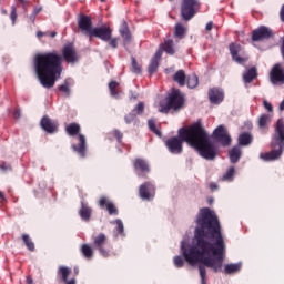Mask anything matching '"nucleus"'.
<instances>
[{
	"label": "nucleus",
	"instance_id": "nucleus-7",
	"mask_svg": "<svg viewBox=\"0 0 284 284\" xmlns=\"http://www.w3.org/2000/svg\"><path fill=\"white\" fill-rule=\"evenodd\" d=\"M190 130L189 128H181L178 132L179 136L170 138L165 141L166 149L171 154H182L183 153V143H187L185 138H182L181 131Z\"/></svg>",
	"mask_w": 284,
	"mask_h": 284
},
{
	"label": "nucleus",
	"instance_id": "nucleus-48",
	"mask_svg": "<svg viewBox=\"0 0 284 284\" xmlns=\"http://www.w3.org/2000/svg\"><path fill=\"white\" fill-rule=\"evenodd\" d=\"M109 45L113 49L116 50L119 48V38H111L109 40Z\"/></svg>",
	"mask_w": 284,
	"mask_h": 284
},
{
	"label": "nucleus",
	"instance_id": "nucleus-8",
	"mask_svg": "<svg viewBox=\"0 0 284 284\" xmlns=\"http://www.w3.org/2000/svg\"><path fill=\"white\" fill-rule=\"evenodd\" d=\"M199 0H182L181 17L184 21H190L199 11Z\"/></svg>",
	"mask_w": 284,
	"mask_h": 284
},
{
	"label": "nucleus",
	"instance_id": "nucleus-44",
	"mask_svg": "<svg viewBox=\"0 0 284 284\" xmlns=\"http://www.w3.org/2000/svg\"><path fill=\"white\" fill-rule=\"evenodd\" d=\"M131 65H132V72H134V74H141V67L139 62H136V58L134 57L131 58Z\"/></svg>",
	"mask_w": 284,
	"mask_h": 284
},
{
	"label": "nucleus",
	"instance_id": "nucleus-61",
	"mask_svg": "<svg viewBox=\"0 0 284 284\" xmlns=\"http://www.w3.org/2000/svg\"><path fill=\"white\" fill-rule=\"evenodd\" d=\"M0 199L1 201H6V195H3V192L0 191Z\"/></svg>",
	"mask_w": 284,
	"mask_h": 284
},
{
	"label": "nucleus",
	"instance_id": "nucleus-32",
	"mask_svg": "<svg viewBox=\"0 0 284 284\" xmlns=\"http://www.w3.org/2000/svg\"><path fill=\"white\" fill-rule=\"evenodd\" d=\"M81 253L88 261H91V258H93L94 256V250L92 248V246H90V244H82Z\"/></svg>",
	"mask_w": 284,
	"mask_h": 284
},
{
	"label": "nucleus",
	"instance_id": "nucleus-39",
	"mask_svg": "<svg viewBox=\"0 0 284 284\" xmlns=\"http://www.w3.org/2000/svg\"><path fill=\"white\" fill-rule=\"evenodd\" d=\"M148 125H149V130L151 131V132H153V134H156V136H162V134H161V130H159L158 128H156V122L154 121V120H149L148 121Z\"/></svg>",
	"mask_w": 284,
	"mask_h": 284
},
{
	"label": "nucleus",
	"instance_id": "nucleus-57",
	"mask_svg": "<svg viewBox=\"0 0 284 284\" xmlns=\"http://www.w3.org/2000/svg\"><path fill=\"white\" fill-rule=\"evenodd\" d=\"M210 187L211 190H219V185H216V183H211Z\"/></svg>",
	"mask_w": 284,
	"mask_h": 284
},
{
	"label": "nucleus",
	"instance_id": "nucleus-40",
	"mask_svg": "<svg viewBox=\"0 0 284 284\" xmlns=\"http://www.w3.org/2000/svg\"><path fill=\"white\" fill-rule=\"evenodd\" d=\"M235 172L236 170L234 169V166L229 168L225 174L222 176V181H234Z\"/></svg>",
	"mask_w": 284,
	"mask_h": 284
},
{
	"label": "nucleus",
	"instance_id": "nucleus-6",
	"mask_svg": "<svg viewBox=\"0 0 284 284\" xmlns=\"http://www.w3.org/2000/svg\"><path fill=\"white\" fill-rule=\"evenodd\" d=\"M185 105V94L179 89H173L165 99V102L160 103V112L168 114L170 110L179 112Z\"/></svg>",
	"mask_w": 284,
	"mask_h": 284
},
{
	"label": "nucleus",
	"instance_id": "nucleus-54",
	"mask_svg": "<svg viewBox=\"0 0 284 284\" xmlns=\"http://www.w3.org/2000/svg\"><path fill=\"white\" fill-rule=\"evenodd\" d=\"M41 10H43L42 7H36L32 12L38 16Z\"/></svg>",
	"mask_w": 284,
	"mask_h": 284
},
{
	"label": "nucleus",
	"instance_id": "nucleus-43",
	"mask_svg": "<svg viewBox=\"0 0 284 284\" xmlns=\"http://www.w3.org/2000/svg\"><path fill=\"white\" fill-rule=\"evenodd\" d=\"M60 92H63L67 97H70V80H65L63 84L58 87Z\"/></svg>",
	"mask_w": 284,
	"mask_h": 284
},
{
	"label": "nucleus",
	"instance_id": "nucleus-29",
	"mask_svg": "<svg viewBox=\"0 0 284 284\" xmlns=\"http://www.w3.org/2000/svg\"><path fill=\"white\" fill-rule=\"evenodd\" d=\"M241 267H243L241 262L235 264H226L224 266V274H236L237 272H241Z\"/></svg>",
	"mask_w": 284,
	"mask_h": 284
},
{
	"label": "nucleus",
	"instance_id": "nucleus-53",
	"mask_svg": "<svg viewBox=\"0 0 284 284\" xmlns=\"http://www.w3.org/2000/svg\"><path fill=\"white\" fill-rule=\"evenodd\" d=\"M13 116L14 119H19L21 116V111L19 109H17L14 112H13Z\"/></svg>",
	"mask_w": 284,
	"mask_h": 284
},
{
	"label": "nucleus",
	"instance_id": "nucleus-2",
	"mask_svg": "<svg viewBox=\"0 0 284 284\" xmlns=\"http://www.w3.org/2000/svg\"><path fill=\"white\" fill-rule=\"evenodd\" d=\"M63 59L67 63H77L79 61V54L77 53L74 44L67 43L62 48V55L54 50L36 55L33 65L42 88L50 90V88H54V83L61 79Z\"/></svg>",
	"mask_w": 284,
	"mask_h": 284
},
{
	"label": "nucleus",
	"instance_id": "nucleus-30",
	"mask_svg": "<svg viewBox=\"0 0 284 284\" xmlns=\"http://www.w3.org/2000/svg\"><path fill=\"white\" fill-rule=\"evenodd\" d=\"M230 161L231 163H239L241 159V148L240 146H233L231 151L229 152Z\"/></svg>",
	"mask_w": 284,
	"mask_h": 284
},
{
	"label": "nucleus",
	"instance_id": "nucleus-19",
	"mask_svg": "<svg viewBox=\"0 0 284 284\" xmlns=\"http://www.w3.org/2000/svg\"><path fill=\"white\" fill-rule=\"evenodd\" d=\"M99 205L100 207H105L110 216H119V210L116 209V206H114V203L110 202L108 197H101L99 201Z\"/></svg>",
	"mask_w": 284,
	"mask_h": 284
},
{
	"label": "nucleus",
	"instance_id": "nucleus-34",
	"mask_svg": "<svg viewBox=\"0 0 284 284\" xmlns=\"http://www.w3.org/2000/svg\"><path fill=\"white\" fill-rule=\"evenodd\" d=\"M186 85L190 90H194L199 85V77L196 74L186 77Z\"/></svg>",
	"mask_w": 284,
	"mask_h": 284
},
{
	"label": "nucleus",
	"instance_id": "nucleus-41",
	"mask_svg": "<svg viewBox=\"0 0 284 284\" xmlns=\"http://www.w3.org/2000/svg\"><path fill=\"white\" fill-rule=\"evenodd\" d=\"M17 8H21L23 14H28V7L30 6V2L28 0H16Z\"/></svg>",
	"mask_w": 284,
	"mask_h": 284
},
{
	"label": "nucleus",
	"instance_id": "nucleus-12",
	"mask_svg": "<svg viewBox=\"0 0 284 284\" xmlns=\"http://www.w3.org/2000/svg\"><path fill=\"white\" fill-rule=\"evenodd\" d=\"M78 28L82 32V34H85V37H90L92 34V31L94 30L90 16H80V18L78 19Z\"/></svg>",
	"mask_w": 284,
	"mask_h": 284
},
{
	"label": "nucleus",
	"instance_id": "nucleus-42",
	"mask_svg": "<svg viewBox=\"0 0 284 284\" xmlns=\"http://www.w3.org/2000/svg\"><path fill=\"white\" fill-rule=\"evenodd\" d=\"M175 37L178 39H183L185 37V27H183V24H175Z\"/></svg>",
	"mask_w": 284,
	"mask_h": 284
},
{
	"label": "nucleus",
	"instance_id": "nucleus-33",
	"mask_svg": "<svg viewBox=\"0 0 284 284\" xmlns=\"http://www.w3.org/2000/svg\"><path fill=\"white\" fill-rule=\"evenodd\" d=\"M72 273V270L68 266H60L58 270V274L61 276L63 283H68V277Z\"/></svg>",
	"mask_w": 284,
	"mask_h": 284
},
{
	"label": "nucleus",
	"instance_id": "nucleus-37",
	"mask_svg": "<svg viewBox=\"0 0 284 284\" xmlns=\"http://www.w3.org/2000/svg\"><path fill=\"white\" fill-rule=\"evenodd\" d=\"M22 241L30 252H34V242H32V239H30V235L22 234Z\"/></svg>",
	"mask_w": 284,
	"mask_h": 284
},
{
	"label": "nucleus",
	"instance_id": "nucleus-50",
	"mask_svg": "<svg viewBox=\"0 0 284 284\" xmlns=\"http://www.w3.org/2000/svg\"><path fill=\"white\" fill-rule=\"evenodd\" d=\"M0 170H2V172H10V170H12V166L9 163L2 162L0 164Z\"/></svg>",
	"mask_w": 284,
	"mask_h": 284
},
{
	"label": "nucleus",
	"instance_id": "nucleus-11",
	"mask_svg": "<svg viewBox=\"0 0 284 284\" xmlns=\"http://www.w3.org/2000/svg\"><path fill=\"white\" fill-rule=\"evenodd\" d=\"M92 37H95L97 39H101V41H110V39H112V29L110 27H95L93 28V30L91 31V34L89 36L90 39H92Z\"/></svg>",
	"mask_w": 284,
	"mask_h": 284
},
{
	"label": "nucleus",
	"instance_id": "nucleus-22",
	"mask_svg": "<svg viewBox=\"0 0 284 284\" xmlns=\"http://www.w3.org/2000/svg\"><path fill=\"white\" fill-rule=\"evenodd\" d=\"M119 32L123 39L124 45H128V43L132 41V33L130 32V27H128V22L122 21Z\"/></svg>",
	"mask_w": 284,
	"mask_h": 284
},
{
	"label": "nucleus",
	"instance_id": "nucleus-49",
	"mask_svg": "<svg viewBox=\"0 0 284 284\" xmlns=\"http://www.w3.org/2000/svg\"><path fill=\"white\" fill-rule=\"evenodd\" d=\"M113 135L115 136L118 143H122L123 142V133H121V131L114 130L113 131Z\"/></svg>",
	"mask_w": 284,
	"mask_h": 284
},
{
	"label": "nucleus",
	"instance_id": "nucleus-28",
	"mask_svg": "<svg viewBox=\"0 0 284 284\" xmlns=\"http://www.w3.org/2000/svg\"><path fill=\"white\" fill-rule=\"evenodd\" d=\"M237 141H239V145L247 146L252 144V141H254V138L252 136V134L244 132L239 135Z\"/></svg>",
	"mask_w": 284,
	"mask_h": 284
},
{
	"label": "nucleus",
	"instance_id": "nucleus-38",
	"mask_svg": "<svg viewBox=\"0 0 284 284\" xmlns=\"http://www.w3.org/2000/svg\"><path fill=\"white\" fill-rule=\"evenodd\" d=\"M116 88H119V82L116 81H111L109 83V90H110V94L111 97H114V99H119V93L116 91Z\"/></svg>",
	"mask_w": 284,
	"mask_h": 284
},
{
	"label": "nucleus",
	"instance_id": "nucleus-55",
	"mask_svg": "<svg viewBox=\"0 0 284 284\" xmlns=\"http://www.w3.org/2000/svg\"><path fill=\"white\" fill-rule=\"evenodd\" d=\"M212 28H214V23L213 22H207L205 30L210 31L212 30Z\"/></svg>",
	"mask_w": 284,
	"mask_h": 284
},
{
	"label": "nucleus",
	"instance_id": "nucleus-23",
	"mask_svg": "<svg viewBox=\"0 0 284 284\" xmlns=\"http://www.w3.org/2000/svg\"><path fill=\"white\" fill-rule=\"evenodd\" d=\"M230 52L232 55L233 61H235L236 63H245V61H247L245 58L240 57L239 52H241V45L239 44H230Z\"/></svg>",
	"mask_w": 284,
	"mask_h": 284
},
{
	"label": "nucleus",
	"instance_id": "nucleus-3",
	"mask_svg": "<svg viewBox=\"0 0 284 284\" xmlns=\"http://www.w3.org/2000/svg\"><path fill=\"white\" fill-rule=\"evenodd\" d=\"M182 139H185L205 161H214L219 156V148L210 141L207 131L203 128L201 120L189 126V130L181 131Z\"/></svg>",
	"mask_w": 284,
	"mask_h": 284
},
{
	"label": "nucleus",
	"instance_id": "nucleus-58",
	"mask_svg": "<svg viewBox=\"0 0 284 284\" xmlns=\"http://www.w3.org/2000/svg\"><path fill=\"white\" fill-rule=\"evenodd\" d=\"M45 33H43V31H38L37 32V38L41 39V37H44Z\"/></svg>",
	"mask_w": 284,
	"mask_h": 284
},
{
	"label": "nucleus",
	"instance_id": "nucleus-59",
	"mask_svg": "<svg viewBox=\"0 0 284 284\" xmlns=\"http://www.w3.org/2000/svg\"><path fill=\"white\" fill-rule=\"evenodd\" d=\"M49 37H51V39H54V37H57V31L49 32Z\"/></svg>",
	"mask_w": 284,
	"mask_h": 284
},
{
	"label": "nucleus",
	"instance_id": "nucleus-1",
	"mask_svg": "<svg viewBox=\"0 0 284 284\" xmlns=\"http://www.w3.org/2000/svg\"><path fill=\"white\" fill-rule=\"evenodd\" d=\"M195 239L196 246L185 247V242L182 243V253L186 258L189 265L194 266L196 263L200 272L201 284H207V270L219 273L223 270V262L225 261V237L210 226L207 231L203 226L197 227Z\"/></svg>",
	"mask_w": 284,
	"mask_h": 284
},
{
	"label": "nucleus",
	"instance_id": "nucleus-46",
	"mask_svg": "<svg viewBox=\"0 0 284 284\" xmlns=\"http://www.w3.org/2000/svg\"><path fill=\"white\" fill-rule=\"evenodd\" d=\"M136 119V113L133 111L124 116V121L126 124L133 123V121Z\"/></svg>",
	"mask_w": 284,
	"mask_h": 284
},
{
	"label": "nucleus",
	"instance_id": "nucleus-31",
	"mask_svg": "<svg viewBox=\"0 0 284 284\" xmlns=\"http://www.w3.org/2000/svg\"><path fill=\"white\" fill-rule=\"evenodd\" d=\"M272 123V115L264 113L258 118V128L265 130Z\"/></svg>",
	"mask_w": 284,
	"mask_h": 284
},
{
	"label": "nucleus",
	"instance_id": "nucleus-14",
	"mask_svg": "<svg viewBox=\"0 0 284 284\" xmlns=\"http://www.w3.org/2000/svg\"><path fill=\"white\" fill-rule=\"evenodd\" d=\"M271 83L273 85H282L284 83V69L281 64H275L270 73Z\"/></svg>",
	"mask_w": 284,
	"mask_h": 284
},
{
	"label": "nucleus",
	"instance_id": "nucleus-17",
	"mask_svg": "<svg viewBox=\"0 0 284 284\" xmlns=\"http://www.w3.org/2000/svg\"><path fill=\"white\" fill-rule=\"evenodd\" d=\"M77 144H72V150L77 152L82 159H85V152H88V144L85 141V135L78 134Z\"/></svg>",
	"mask_w": 284,
	"mask_h": 284
},
{
	"label": "nucleus",
	"instance_id": "nucleus-51",
	"mask_svg": "<svg viewBox=\"0 0 284 284\" xmlns=\"http://www.w3.org/2000/svg\"><path fill=\"white\" fill-rule=\"evenodd\" d=\"M263 105L267 112H274V106H272V103H270L267 100L263 101Z\"/></svg>",
	"mask_w": 284,
	"mask_h": 284
},
{
	"label": "nucleus",
	"instance_id": "nucleus-24",
	"mask_svg": "<svg viewBox=\"0 0 284 284\" xmlns=\"http://www.w3.org/2000/svg\"><path fill=\"white\" fill-rule=\"evenodd\" d=\"M133 168L134 170L139 171V172H143L144 174H146L148 172H150V165L148 164V162L141 158L135 159L134 163H133Z\"/></svg>",
	"mask_w": 284,
	"mask_h": 284
},
{
	"label": "nucleus",
	"instance_id": "nucleus-60",
	"mask_svg": "<svg viewBox=\"0 0 284 284\" xmlns=\"http://www.w3.org/2000/svg\"><path fill=\"white\" fill-rule=\"evenodd\" d=\"M27 283H28V284H32V283H33L32 277L27 276Z\"/></svg>",
	"mask_w": 284,
	"mask_h": 284
},
{
	"label": "nucleus",
	"instance_id": "nucleus-63",
	"mask_svg": "<svg viewBox=\"0 0 284 284\" xmlns=\"http://www.w3.org/2000/svg\"><path fill=\"white\" fill-rule=\"evenodd\" d=\"M100 1H102V2H103V1H105V0H100Z\"/></svg>",
	"mask_w": 284,
	"mask_h": 284
},
{
	"label": "nucleus",
	"instance_id": "nucleus-52",
	"mask_svg": "<svg viewBox=\"0 0 284 284\" xmlns=\"http://www.w3.org/2000/svg\"><path fill=\"white\" fill-rule=\"evenodd\" d=\"M29 19H30V21H31V23H34V21H37V13H31L30 16H29Z\"/></svg>",
	"mask_w": 284,
	"mask_h": 284
},
{
	"label": "nucleus",
	"instance_id": "nucleus-15",
	"mask_svg": "<svg viewBox=\"0 0 284 284\" xmlns=\"http://www.w3.org/2000/svg\"><path fill=\"white\" fill-rule=\"evenodd\" d=\"M207 94L212 105H221V102L225 100V91L221 88H212L209 90Z\"/></svg>",
	"mask_w": 284,
	"mask_h": 284
},
{
	"label": "nucleus",
	"instance_id": "nucleus-5",
	"mask_svg": "<svg viewBox=\"0 0 284 284\" xmlns=\"http://www.w3.org/2000/svg\"><path fill=\"white\" fill-rule=\"evenodd\" d=\"M284 151V119L277 120L274 133L271 141V151L261 153L260 159L262 161H278L280 156H283Z\"/></svg>",
	"mask_w": 284,
	"mask_h": 284
},
{
	"label": "nucleus",
	"instance_id": "nucleus-56",
	"mask_svg": "<svg viewBox=\"0 0 284 284\" xmlns=\"http://www.w3.org/2000/svg\"><path fill=\"white\" fill-rule=\"evenodd\" d=\"M65 284H77V280L71 278V280H67V282H64Z\"/></svg>",
	"mask_w": 284,
	"mask_h": 284
},
{
	"label": "nucleus",
	"instance_id": "nucleus-62",
	"mask_svg": "<svg viewBox=\"0 0 284 284\" xmlns=\"http://www.w3.org/2000/svg\"><path fill=\"white\" fill-rule=\"evenodd\" d=\"M44 37H50V32L49 31H45L43 32Z\"/></svg>",
	"mask_w": 284,
	"mask_h": 284
},
{
	"label": "nucleus",
	"instance_id": "nucleus-9",
	"mask_svg": "<svg viewBox=\"0 0 284 284\" xmlns=\"http://www.w3.org/2000/svg\"><path fill=\"white\" fill-rule=\"evenodd\" d=\"M105 243H108V236L104 233H99L93 239V245L95 250H98L99 254L102 255L103 258H110V256H116V253L105 248Z\"/></svg>",
	"mask_w": 284,
	"mask_h": 284
},
{
	"label": "nucleus",
	"instance_id": "nucleus-45",
	"mask_svg": "<svg viewBox=\"0 0 284 284\" xmlns=\"http://www.w3.org/2000/svg\"><path fill=\"white\" fill-rule=\"evenodd\" d=\"M144 110H145V104L143 102H139L134 108L133 113L136 112V114H142Z\"/></svg>",
	"mask_w": 284,
	"mask_h": 284
},
{
	"label": "nucleus",
	"instance_id": "nucleus-35",
	"mask_svg": "<svg viewBox=\"0 0 284 284\" xmlns=\"http://www.w3.org/2000/svg\"><path fill=\"white\" fill-rule=\"evenodd\" d=\"M81 132V126L77 123H71L67 126V133L69 136H77Z\"/></svg>",
	"mask_w": 284,
	"mask_h": 284
},
{
	"label": "nucleus",
	"instance_id": "nucleus-10",
	"mask_svg": "<svg viewBox=\"0 0 284 284\" xmlns=\"http://www.w3.org/2000/svg\"><path fill=\"white\" fill-rule=\"evenodd\" d=\"M213 139L221 143L223 148H230L232 145V136H230V133H227V129L223 125H219L213 131Z\"/></svg>",
	"mask_w": 284,
	"mask_h": 284
},
{
	"label": "nucleus",
	"instance_id": "nucleus-27",
	"mask_svg": "<svg viewBox=\"0 0 284 284\" xmlns=\"http://www.w3.org/2000/svg\"><path fill=\"white\" fill-rule=\"evenodd\" d=\"M173 81H175L176 84L180 85V88H183L187 81V77L185 75L184 70H178L175 74L173 75Z\"/></svg>",
	"mask_w": 284,
	"mask_h": 284
},
{
	"label": "nucleus",
	"instance_id": "nucleus-20",
	"mask_svg": "<svg viewBox=\"0 0 284 284\" xmlns=\"http://www.w3.org/2000/svg\"><path fill=\"white\" fill-rule=\"evenodd\" d=\"M78 214L82 221L89 223L90 219H92V207H90L88 202L82 201Z\"/></svg>",
	"mask_w": 284,
	"mask_h": 284
},
{
	"label": "nucleus",
	"instance_id": "nucleus-16",
	"mask_svg": "<svg viewBox=\"0 0 284 284\" xmlns=\"http://www.w3.org/2000/svg\"><path fill=\"white\" fill-rule=\"evenodd\" d=\"M140 197H142L143 201H152L154 199V195L156 194V189L154 187V184L150 182H145L140 186Z\"/></svg>",
	"mask_w": 284,
	"mask_h": 284
},
{
	"label": "nucleus",
	"instance_id": "nucleus-36",
	"mask_svg": "<svg viewBox=\"0 0 284 284\" xmlns=\"http://www.w3.org/2000/svg\"><path fill=\"white\" fill-rule=\"evenodd\" d=\"M163 50L166 52V54H174L176 51L174 50V41L173 40H166L163 44Z\"/></svg>",
	"mask_w": 284,
	"mask_h": 284
},
{
	"label": "nucleus",
	"instance_id": "nucleus-13",
	"mask_svg": "<svg viewBox=\"0 0 284 284\" xmlns=\"http://www.w3.org/2000/svg\"><path fill=\"white\" fill-rule=\"evenodd\" d=\"M274 32L265 27L261 26L252 32V41H265L266 39H272Z\"/></svg>",
	"mask_w": 284,
	"mask_h": 284
},
{
	"label": "nucleus",
	"instance_id": "nucleus-25",
	"mask_svg": "<svg viewBox=\"0 0 284 284\" xmlns=\"http://www.w3.org/2000/svg\"><path fill=\"white\" fill-rule=\"evenodd\" d=\"M258 77V72L256 71V67H252L250 69H246V71L243 73V81L244 83H252L254 79Z\"/></svg>",
	"mask_w": 284,
	"mask_h": 284
},
{
	"label": "nucleus",
	"instance_id": "nucleus-21",
	"mask_svg": "<svg viewBox=\"0 0 284 284\" xmlns=\"http://www.w3.org/2000/svg\"><path fill=\"white\" fill-rule=\"evenodd\" d=\"M161 57H163V52L161 50L156 51L154 57L151 59V63L149 64L148 72L150 75L154 74L156 70H159V61H161Z\"/></svg>",
	"mask_w": 284,
	"mask_h": 284
},
{
	"label": "nucleus",
	"instance_id": "nucleus-4",
	"mask_svg": "<svg viewBox=\"0 0 284 284\" xmlns=\"http://www.w3.org/2000/svg\"><path fill=\"white\" fill-rule=\"evenodd\" d=\"M196 226L194 230V244H190V239H183L181 241V255H176L173 257V265L181 270L183 265H185V255L183 254V243L185 247H196V244L199 243V240H196V232L199 227H203L204 232H207V229L210 226H213L217 232H220V236H223V233L221 232V222H219V216H216V213L210 207H203L200 210L196 220H195Z\"/></svg>",
	"mask_w": 284,
	"mask_h": 284
},
{
	"label": "nucleus",
	"instance_id": "nucleus-26",
	"mask_svg": "<svg viewBox=\"0 0 284 284\" xmlns=\"http://www.w3.org/2000/svg\"><path fill=\"white\" fill-rule=\"evenodd\" d=\"M114 223L116 225L113 231L114 236H125V226L123 225V221L121 219H116L111 222V225H114Z\"/></svg>",
	"mask_w": 284,
	"mask_h": 284
},
{
	"label": "nucleus",
	"instance_id": "nucleus-47",
	"mask_svg": "<svg viewBox=\"0 0 284 284\" xmlns=\"http://www.w3.org/2000/svg\"><path fill=\"white\" fill-rule=\"evenodd\" d=\"M10 19L12 21V26H14V23H17V6L11 7Z\"/></svg>",
	"mask_w": 284,
	"mask_h": 284
},
{
	"label": "nucleus",
	"instance_id": "nucleus-18",
	"mask_svg": "<svg viewBox=\"0 0 284 284\" xmlns=\"http://www.w3.org/2000/svg\"><path fill=\"white\" fill-rule=\"evenodd\" d=\"M40 125L44 132H48L49 134H54L57 132L58 124L57 122L52 121L48 115H44L41 119Z\"/></svg>",
	"mask_w": 284,
	"mask_h": 284
}]
</instances>
